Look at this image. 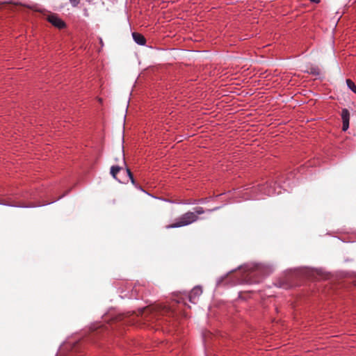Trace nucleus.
Instances as JSON below:
<instances>
[{"mask_svg": "<svg viewBox=\"0 0 356 356\" xmlns=\"http://www.w3.org/2000/svg\"><path fill=\"white\" fill-rule=\"evenodd\" d=\"M173 312L166 306L156 305L145 307L143 309L141 315L147 321H153L158 319L159 316H171Z\"/></svg>", "mask_w": 356, "mask_h": 356, "instance_id": "f257e3e1", "label": "nucleus"}, {"mask_svg": "<svg viewBox=\"0 0 356 356\" xmlns=\"http://www.w3.org/2000/svg\"><path fill=\"white\" fill-rule=\"evenodd\" d=\"M273 271V268L270 266L265 265L257 266L255 270L247 273L243 278L244 282L247 284H254L260 282L259 278H255L254 277L259 274H263L266 275L270 274Z\"/></svg>", "mask_w": 356, "mask_h": 356, "instance_id": "f03ea898", "label": "nucleus"}, {"mask_svg": "<svg viewBox=\"0 0 356 356\" xmlns=\"http://www.w3.org/2000/svg\"><path fill=\"white\" fill-rule=\"evenodd\" d=\"M198 220V216L191 211L186 212L176 220V222L167 226V228H176L188 225Z\"/></svg>", "mask_w": 356, "mask_h": 356, "instance_id": "7ed1b4c3", "label": "nucleus"}, {"mask_svg": "<svg viewBox=\"0 0 356 356\" xmlns=\"http://www.w3.org/2000/svg\"><path fill=\"white\" fill-rule=\"evenodd\" d=\"M47 19L53 26L58 29H63L65 27V23L56 14H50L47 16Z\"/></svg>", "mask_w": 356, "mask_h": 356, "instance_id": "20e7f679", "label": "nucleus"}, {"mask_svg": "<svg viewBox=\"0 0 356 356\" xmlns=\"http://www.w3.org/2000/svg\"><path fill=\"white\" fill-rule=\"evenodd\" d=\"M202 293V289L199 286L194 287L189 294V300L192 303H195V299Z\"/></svg>", "mask_w": 356, "mask_h": 356, "instance_id": "39448f33", "label": "nucleus"}, {"mask_svg": "<svg viewBox=\"0 0 356 356\" xmlns=\"http://www.w3.org/2000/svg\"><path fill=\"white\" fill-rule=\"evenodd\" d=\"M132 36H133L134 40L137 44H138L140 45L145 44L146 39L145 38V37L142 34H140L139 33L134 32V33H132Z\"/></svg>", "mask_w": 356, "mask_h": 356, "instance_id": "423d86ee", "label": "nucleus"}, {"mask_svg": "<svg viewBox=\"0 0 356 356\" xmlns=\"http://www.w3.org/2000/svg\"><path fill=\"white\" fill-rule=\"evenodd\" d=\"M122 168L118 165H113L111 168V175L112 177L116 179H118L119 181H120V179L117 177V174L121 170Z\"/></svg>", "mask_w": 356, "mask_h": 356, "instance_id": "0eeeda50", "label": "nucleus"}, {"mask_svg": "<svg viewBox=\"0 0 356 356\" xmlns=\"http://www.w3.org/2000/svg\"><path fill=\"white\" fill-rule=\"evenodd\" d=\"M341 118L343 122H349L350 113L347 108H343L341 111Z\"/></svg>", "mask_w": 356, "mask_h": 356, "instance_id": "6e6552de", "label": "nucleus"}, {"mask_svg": "<svg viewBox=\"0 0 356 356\" xmlns=\"http://www.w3.org/2000/svg\"><path fill=\"white\" fill-rule=\"evenodd\" d=\"M346 84L348 88L356 94V86L355 83L352 80L348 79H346Z\"/></svg>", "mask_w": 356, "mask_h": 356, "instance_id": "1a4fd4ad", "label": "nucleus"}, {"mask_svg": "<svg viewBox=\"0 0 356 356\" xmlns=\"http://www.w3.org/2000/svg\"><path fill=\"white\" fill-rule=\"evenodd\" d=\"M308 72H310L311 74L314 75H318L320 74V70L316 67H311L309 69Z\"/></svg>", "mask_w": 356, "mask_h": 356, "instance_id": "9d476101", "label": "nucleus"}, {"mask_svg": "<svg viewBox=\"0 0 356 356\" xmlns=\"http://www.w3.org/2000/svg\"><path fill=\"white\" fill-rule=\"evenodd\" d=\"M127 175H128V176H129V179H131V183H132L133 184H135V180H134V176H133V174H132V172H131L130 169L127 168Z\"/></svg>", "mask_w": 356, "mask_h": 356, "instance_id": "9b49d317", "label": "nucleus"}, {"mask_svg": "<svg viewBox=\"0 0 356 356\" xmlns=\"http://www.w3.org/2000/svg\"><path fill=\"white\" fill-rule=\"evenodd\" d=\"M127 175H128V176H129V179H131V183H132L133 184H135V180H134V176H133V174H132V172H131L130 169L127 168Z\"/></svg>", "mask_w": 356, "mask_h": 356, "instance_id": "f8f14e48", "label": "nucleus"}, {"mask_svg": "<svg viewBox=\"0 0 356 356\" xmlns=\"http://www.w3.org/2000/svg\"><path fill=\"white\" fill-rule=\"evenodd\" d=\"M197 216L203 214L204 213V210L202 207H197L195 209V211L194 212Z\"/></svg>", "mask_w": 356, "mask_h": 356, "instance_id": "ddd939ff", "label": "nucleus"}, {"mask_svg": "<svg viewBox=\"0 0 356 356\" xmlns=\"http://www.w3.org/2000/svg\"><path fill=\"white\" fill-rule=\"evenodd\" d=\"M349 127V122H343L342 130L346 131Z\"/></svg>", "mask_w": 356, "mask_h": 356, "instance_id": "4468645a", "label": "nucleus"}, {"mask_svg": "<svg viewBox=\"0 0 356 356\" xmlns=\"http://www.w3.org/2000/svg\"><path fill=\"white\" fill-rule=\"evenodd\" d=\"M81 0H69L72 6L76 7L80 3Z\"/></svg>", "mask_w": 356, "mask_h": 356, "instance_id": "2eb2a0df", "label": "nucleus"}, {"mask_svg": "<svg viewBox=\"0 0 356 356\" xmlns=\"http://www.w3.org/2000/svg\"><path fill=\"white\" fill-rule=\"evenodd\" d=\"M309 1H311L312 3H318L321 1V0H309Z\"/></svg>", "mask_w": 356, "mask_h": 356, "instance_id": "dca6fc26", "label": "nucleus"}, {"mask_svg": "<svg viewBox=\"0 0 356 356\" xmlns=\"http://www.w3.org/2000/svg\"><path fill=\"white\" fill-rule=\"evenodd\" d=\"M0 204H6V203L3 202L2 200L0 199Z\"/></svg>", "mask_w": 356, "mask_h": 356, "instance_id": "f3484780", "label": "nucleus"}, {"mask_svg": "<svg viewBox=\"0 0 356 356\" xmlns=\"http://www.w3.org/2000/svg\"><path fill=\"white\" fill-rule=\"evenodd\" d=\"M121 319H122L121 316H119L117 320L120 321Z\"/></svg>", "mask_w": 356, "mask_h": 356, "instance_id": "a211bd4d", "label": "nucleus"}]
</instances>
